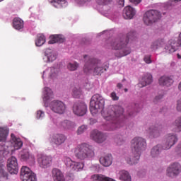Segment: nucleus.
I'll return each mask as SVG.
<instances>
[{
  "mask_svg": "<svg viewBox=\"0 0 181 181\" xmlns=\"http://www.w3.org/2000/svg\"><path fill=\"white\" fill-rule=\"evenodd\" d=\"M124 115V108L121 106H112L103 112V118L109 121L106 124L107 131H117L125 125V122L122 120Z\"/></svg>",
  "mask_w": 181,
  "mask_h": 181,
  "instance_id": "obj_1",
  "label": "nucleus"
},
{
  "mask_svg": "<svg viewBox=\"0 0 181 181\" xmlns=\"http://www.w3.org/2000/svg\"><path fill=\"white\" fill-rule=\"evenodd\" d=\"M130 144L132 156H127L124 159L128 165H136L139 162L141 153L146 149V139L136 136L131 141Z\"/></svg>",
  "mask_w": 181,
  "mask_h": 181,
  "instance_id": "obj_2",
  "label": "nucleus"
},
{
  "mask_svg": "<svg viewBox=\"0 0 181 181\" xmlns=\"http://www.w3.org/2000/svg\"><path fill=\"white\" fill-rule=\"evenodd\" d=\"M52 98H53V91L49 88L45 87L42 92V100L44 101V106L46 108L49 107L51 111H52V112H54L55 114H59V115L64 114L67 108L66 104L63 103V101L59 100H52L49 104V101H50Z\"/></svg>",
  "mask_w": 181,
  "mask_h": 181,
  "instance_id": "obj_3",
  "label": "nucleus"
},
{
  "mask_svg": "<svg viewBox=\"0 0 181 181\" xmlns=\"http://www.w3.org/2000/svg\"><path fill=\"white\" fill-rule=\"evenodd\" d=\"M135 39V33H129L127 35L113 40L110 46L113 50H119V53L116 54L117 57H124L131 54V48L128 46L129 40H134Z\"/></svg>",
  "mask_w": 181,
  "mask_h": 181,
  "instance_id": "obj_4",
  "label": "nucleus"
},
{
  "mask_svg": "<svg viewBox=\"0 0 181 181\" xmlns=\"http://www.w3.org/2000/svg\"><path fill=\"white\" fill-rule=\"evenodd\" d=\"M84 59L86 60L83 68L85 73H91V71H93L95 74L98 76V74H101V73L107 71V68L104 69L103 67V64L100 59H97L87 55L84 56Z\"/></svg>",
  "mask_w": 181,
  "mask_h": 181,
  "instance_id": "obj_5",
  "label": "nucleus"
},
{
  "mask_svg": "<svg viewBox=\"0 0 181 181\" xmlns=\"http://www.w3.org/2000/svg\"><path fill=\"white\" fill-rule=\"evenodd\" d=\"M74 153L76 158L81 159V160L93 159L95 155L93 146L87 143L78 144L74 149Z\"/></svg>",
  "mask_w": 181,
  "mask_h": 181,
  "instance_id": "obj_6",
  "label": "nucleus"
},
{
  "mask_svg": "<svg viewBox=\"0 0 181 181\" xmlns=\"http://www.w3.org/2000/svg\"><path fill=\"white\" fill-rule=\"evenodd\" d=\"M105 105L104 98L100 94L94 95L90 102V110L92 114H97L99 110H103Z\"/></svg>",
  "mask_w": 181,
  "mask_h": 181,
  "instance_id": "obj_7",
  "label": "nucleus"
},
{
  "mask_svg": "<svg viewBox=\"0 0 181 181\" xmlns=\"http://www.w3.org/2000/svg\"><path fill=\"white\" fill-rule=\"evenodd\" d=\"M162 14L156 10H150L144 13L143 21L146 25H152L153 22L160 19Z\"/></svg>",
  "mask_w": 181,
  "mask_h": 181,
  "instance_id": "obj_8",
  "label": "nucleus"
},
{
  "mask_svg": "<svg viewBox=\"0 0 181 181\" xmlns=\"http://www.w3.org/2000/svg\"><path fill=\"white\" fill-rule=\"evenodd\" d=\"M21 179L23 181H37L36 174L27 166H23L21 170Z\"/></svg>",
  "mask_w": 181,
  "mask_h": 181,
  "instance_id": "obj_9",
  "label": "nucleus"
},
{
  "mask_svg": "<svg viewBox=\"0 0 181 181\" xmlns=\"http://www.w3.org/2000/svg\"><path fill=\"white\" fill-rule=\"evenodd\" d=\"M177 142V136L173 133L167 134L164 136V142L163 144V149L165 151H168V149H170L173 145H175Z\"/></svg>",
  "mask_w": 181,
  "mask_h": 181,
  "instance_id": "obj_10",
  "label": "nucleus"
},
{
  "mask_svg": "<svg viewBox=\"0 0 181 181\" xmlns=\"http://www.w3.org/2000/svg\"><path fill=\"white\" fill-rule=\"evenodd\" d=\"M181 173V165L179 163H173L166 170V175L168 177H177Z\"/></svg>",
  "mask_w": 181,
  "mask_h": 181,
  "instance_id": "obj_11",
  "label": "nucleus"
},
{
  "mask_svg": "<svg viewBox=\"0 0 181 181\" xmlns=\"http://www.w3.org/2000/svg\"><path fill=\"white\" fill-rule=\"evenodd\" d=\"M72 111L75 115L83 117L87 112V105L83 102H76L73 105Z\"/></svg>",
  "mask_w": 181,
  "mask_h": 181,
  "instance_id": "obj_12",
  "label": "nucleus"
},
{
  "mask_svg": "<svg viewBox=\"0 0 181 181\" xmlns=\"http://www.w3.org/2000/svg\"><path fill=\"white\" fill-rule=\"evenodd\" d=\"M7 170L11 175H17L19 172L18 159L16 157L11 156L7 160Z\"/></svg>",
  "mask_w": 181,
  "mask_h": 181,
  "instance_id": "obj_13",
  "label": "nucleus"
},
{
  "mask_svg": "<svg viewBox=\"0 0 181 181\" xmlns=\"http://www.w3.org/2000/svg\"><path fill=\"white\" fill-rule=\"evenodd\" d=\"M53 159L52 156H46L43 154H39L37 157V163L42 169H47L52 166V162Z\"/></svg>",
  "mask_w": 181,
  "mask_h": 181,
  "instance_id": "obj_14",
  "label": "nucleus"
},
{
  "mask_svg": "<svg viewBox=\"0 0 181 181\" xmlns=\"http://www.w3.org/2000/svg\"><path fill=\"white\" fill-rule=\"evenodd\" d=\"M163 131V128L162 126L158 125H152L150 126L148 129V134L149 138L151 139H155L156 138H159L160 135H162V132Z\"/></svg>",
  "mask_w": 181,
  "mask_h": 181,
  "instance_id": "obj_15",
  "label": "nucleus"
},
{
  "mask_svg": "<svg viewBox=\"0 0 181 181\" xmlns=\"http://www.w3.org/2000/svg\"><path fill=\"white\" fill-rule=\"evenodd\" d=\"M57 59V53L54 49L50 48L46 49L45 50V55L43 57L44 62L45 63H53L54 60Z\"/></svg>",
  "mask_w": 181,
  "mask_h": 181,
  "instance_id": "obj_16",
  "label": "nucleus"
},
{
  "mask_svg": "<svg viewBox=\"0 0 181 181\" xmlns=\"http://www.w3.org/2000/svg\"><path fill=\"white\" fill-rule=\"evenodd\" d=\"M19 156L23 162H35V156L30 153L28 148L21 150L19 153Z\"/></svg>",
  "mask_w": 181,
  "mask_h": 181,
  "instance_id": "obj_17",
  "label": "nucleus"
},
{
  "mask_svg": "<svg viewBox=\"0 0 181 181\" xmlns=\"http://www.w3.org/2000/svg\"><path fill=\"white\" fill-rule=\"evenodd\" d=\"M49 73V78L54 80V78H57L60 75V68L59 67H51L49 69H47L43 71L42 78H45V75Z\"/></svg>",
  "mask_w": 181,
  "mask_h": 181,
  "instance_id": "obj_18",
  "label": "nucleus"
},
{
  "mask_svg": "<svg viewBox=\"0 0 181 181\" xmlns=\"http://www.w3.org/2000/svg\"><path fill=\"white\" fill-rule=\"evenodd\" d=\"M66 139H67V138L64 134H54L51 136V142L55 145V146L63 145V144L66 142Z\"/></svg>",
  "mask_w": 181,
  "mask_h": 181,
  "instance_id": "obj_19",
  "label": "nucleus"
},
{
  "mask_svg": "<svg viewBox=\"0 0 181 181\" xmlns=\"http://www.w3.org/2000/svg\"><path fill=\"white\" fill-rule=\"evenodd\" d=\"M136 15V10L131 6H126L123 10V18L124 19H132Z\"/></svg>",
  "mask_w": 181,
  "mask_h": 181,
  "instance_id": "obj_20",
  "label": "nucleus"
},
{
  "mask_svg": "<svg viewBox=\"0 0 181 181\" xmlns=\"http://www.w3.org/2000/svg\"><path fill=\"white\" fill-rule=\"evenodd\" d=\"M152 81V75L151 74H145L139 81L138 86L140 88H142L144 87H146V86H149V84H151Z\"/></svg>",
  "mask_w": 181,
  "mask_h": 181,
  "instance_id": "obj_21",
  "label": "nucleus"
},
{
  "mask_svg": "<svg viewBox=\"0 0 181 181\" xmlns=\"http://www.w3.org/2000/svg\"><path fill=\"white\" fill-rule=\"evenodd\" d=\"M11 143L14 149H21L22 146H23V142L21 138L16 137V136H15L13 134H11Z\"/></svg>",
  "mask_w": 181,
  "mask_h": 181,
  "instance_id": "obj_22",
  "label": "nucleus"
},
{
  "mask_svg": "<svg viewBox=\"0 0 181 181\" xmlns=\"http://www.w3.org/2000/svg\"><path fill=\"white\" fill-rule=\"evenodd\" d=\"M117 177L122 181H132L129 173L125 170H121L117 173Z\"/></svg>",
  "mask_w": 181,
  "mask_h": 181,
  "instance_id": "obj_23",
  "label": "nucleus"
},
{
  "mask_svg": "<svg viewBox=\"0 0 181 181\" xmlns=\"http://www.w3.org/2000/svg\"><path fill=\"white\" fill-rule=\"evenodd\" d=\"M158 83L160 86H165V87H170V86L173 84V78L169 76H161L159 78Z\"/></svg>",
  "mask_w": 181,
  "mask_h": 181,
  "instance_id": "obj_24",
  "label": "nucleus"
},
{
  "mask_svg": "<svg viewBox=\"0 0 181 181\" xmlns=\"http://www.w3.org/2000/svg\"><path fill=\"white\" fill-rule=\"evenodd\" d=\"M49 4L54 8H63L67 6V1L66 0H48Z\"/></svg>",
  "mask_w": 181,
  "mask_h": 181,
  "instance_id": "obj_25",
  "label": "nucleus"
},
{
  "mask_svg": "<svg viewBox=\"0 0 181 181\" xmlns=\"http://www.w3.org/2000/svg\"><path fill=\"white\" fill-rule=\"evenodd\" d=\"M100 163L101 165L105 167L111 166L112 164V156L111 154H107L100 158Z\"/></svg>",
  "mask_w": 181,
  "mask_h": 181,
  "instance_id": "obj_26",
  "label": "nucleus"
},
{
  "mask_svg": "<svg viewBox=\"0 0 181 181\" xmlns=\"http://www.w3.org/2000/svg\"><path fill=\"white\" fill-rule=\"evenodd\" d=\"M52 177L54 181H64V175H63V173L57 168H54L52 170Z\"/></svg>",
  "mask_w": 181,
  "mask_h": 181,
  "instance_id": "obj_27",
  "label": "nucleus"
},
{
  "mask_svg": "<svg viewBox=\"0 0 181 181\" xmlns=\"http://www.w3.org/2000/svg\"><path fill=\"white\" fill-rule=\"evenodd\" d=\"M163 149V146L160 144H158L153 146L151 151V155L152 158H158L159 155H160Z\"/></svg>",
  "mask_w": 181,
  "mask_h": 181,
  "instance_id": "obj_28",
  "label": "nucleus"
},
{
  "mask_svg": "<svg viewBox=\"0 0 181 181\" xmlns=\"http://www.w3.org/2000/svg\"><path fill=\"white\" fill-rule=\"evenodd\" d=\"M92 181H115L112 178L105 177L103 175L95 174L90 177Z\"/></svg>",
  "mask_w": 181,
  "mask_h": 181,
  "instance_id": "obj_29",
  "label": "nucleus"
},
{
  "mask_svg": "<svg viewBox=\"0 0 181 181\" xmlns=\"http://www.w3.org/2000/svg\"><path fill=\"white\" fill-rule=\"evenodd\" d=\"M59 126L64 129H73L76 127V124L70 120H64L59 123Z\"/></svg>",
  "mask_w": 181,
  "mask_h": 181,
  "instance_id": "obj_30",
  "label": "nucleus"
},
{
  "mask_svg": "<svg viewBox=\"0 0 181 181\" xmlns=\"http://www.w3.org/2000/svg\"><path fill=\"white\" fill-rule=\"evenodd\" d=\"M13 26L16 30H22L23 29V21L20 18H15L13 21Z\"/></svg>",
  "mask_w": 181,
  "mask_h": 181,
  "instance_id": "obj_31",
  "label": "nucleus"
},
{
  "mask_svg": "<svg viewBox=\"0 0 181 181\" xmlns=\"http://www.w3.org/2000/svg\"><path fill=\"white\" fill-rule=\"evenodd\" d=\"M64 40L63 37L60 35H54L50 37V40L49 41V45H54V43H63Z\"/></svg>",
  "mask_w": 181,
  "mask_h": 181,
  "instance_id": "obj_32",
  "label": "nucleus"
},
{
  "mask_svg": "<svg viewBox=\"0 0 181 181\" xmlns=\"http://www.w3.org/2000/svg\"><path fill=\"white\" fill-rule=\"evenodd\" d=\"M172 127L174 132H181V115L175 120Z\"/></svg>",
  "mask_w": 181,
  "mask_h": 181,
  "instance_id": "obj_33",
  "label": "nucleus"
},
{
  "mask_svg": "<svg viewBox=\"0 0 181 181\" xmlns=\"http://www.w3.org/2000/svg\"><path fill=\"white\" fill-rule=\"evenodd\" d=\"M9 131L6 128L0 127V142H5Z\"/></svg>",
  "mask_w": 181,
  "mask_h": 181,
  "instance_id": "obj_34",
  "label": "nucleus"
},
{
  "mask_svg": "<svg viewBox=\"0 0 181 181\" xmlns=\"http://www.w3.org/2000/svg\"><path fill=\"white\" fill-rule=\"evenodd\" d=\"M46 43V37L43 34H39L37 36V39L35 40L36 46L40 47L43 46Z\"/></svg>",
  "mask_w": 181,
  "mask_h": 181,
  "instance_id": "obj_35",
  "label": "nucleus"
},
{
  "mask_svg": "<svg viewBox=\"0 0 181 181\" xmlns=\"http://www.w3.org/2000/svg\"><path fill=\"white\" fill-rule=\"evenodd\" d=\"M83 168H84V164L83 163L74 161L71 169V170H75V172H80V170H83Z\"/></svg>",
  "mask_w": 181,
  "mask_h": 181,
  "instance_id": "obj_36",
  "label": "nucleus"
},
{
  "mask_svg": "<svg viewBox=\"0 0 181 181\" xmlns=\"http://www.w3.org/2000/svg\"><path fill=\"white\" fill-rule=\"evenodd\" d=\"M100 134L101 132L98 130H93L90 132V138L91 139L95 141V142H100L101 141V140L98 139V137L100 136Z\"/></svg>",
  "mask_w": 181,
  "mask_h": 181,
  "instance_id": "obj_37",
  "label": "nucleus"
},
{
  "mask_svg": "<svg viewBox=\"0 0 181 181\" xmlns=\"http://www.w3.org/2000/svg\"><path fill=\"white\" fill-rule=\"evenodd\" d=\"M66 68L69 70V71H76V70L78 69V63L76 62H69L66 65Z\"/></svg>",
  "mask_w": 181,
  "mask_h": 181,
  "instance_id": "obj_38",
  "label": "nucleus"
},
{
  "mask_svg": "<svg viewBox=\"0 0 181 181\" xmlns=\"http://www.w3.org/2000/svg\"><path fill=\"white\" fill-rule=\"evenodd\" d=\"M163 45H165V42L163 40L156 41L151 45V49L153 50H157L159 47H162Z\"/></svg>",
  "mask_w": 181,
  "mask_h": 181,
  "instance_id": "obj_39",
  "label": "nucleus"
},
{
  "mask_svg": "<svg viewBox=\"0 0 181 181\" xmlns=\"http://www.w3.org/2000/svg\"><path fill=\"white\" fill-rule=\"evenodd\" d=\"M88 129V126L86 124H83L78 127L76 130L77 135H82V134H84Z\"/></svg>",
  "mask_w": 181,
  "mask_h": 181,
  "instance_id": "obj_40",
  "label": "nucleus"
},
{
  "mask_svg": "<svg viewBox=\"0 0 181 181\" xmlns=\"http://www.w3.org/2000/svg\"><path fill=\"white\" fill-rule=\"evenodd\" d=\"M124 142H125V139H124V137L121 135H119L115 138V143L116 145H118V146H121Z\"/></svg>",
  "mask_w": 181,
  "mask_h": 181,
  "instance_id": "obj_41",
  "label": "nucleus"
},
{
  "mask_svg": "<svg viewBox=\"0 0 181 181\" xmlns=\"http://www.w3.org/2000/svg\"><path fill=\"white\" fill-rule=\"evenodd\" d=\"M0 177L8 179V173L5 171V165H0Z\"/></svg>",
  "mask_w": 181,
  "mask_h": 181,
  "instance_id": "obj_42",
  "label": "nucleus"
},
{
  "mask_svg": "<svg viewBox=\"0 0 181 181\" xmlns=\"http://www.w3.org/2000/svg\"><path fill=\"white\" fill-rule=\"evenodd\" d=\"M63 161L64 162L66 166H67V168H71V166L73 165V163H74V161L71 160V158L65 156L63 158Z\"/></svg>",
  "mask_w": 181,
  "mask_h": 181,
  "instance_id": "obj_43",
  "label": "nucleus"
},
{
  "mask_svg": "<svg viewBox=\"0 0 181 181\" xmlns=\"http://www.w3.org/2000/svg\"><path fill=\"white\" fill-rule=\"evenodd\" d=\"M164 93L163 90H160L158 95L153 99V103L156 104L158 102L160 101L163 98Z\"/></svg>",
  "mask_w": 181,
  "mask_h": 181,
  "instance_id": "obj_44",
  "label": "nucleus"
},
{
  "mask_svg": "<svg viewBox=\"0 0 181 181\" xmlns=\"http://www.w3.org/2000/svg\"><path fill=\"white\" fill-rule=\"evenodd\" d=\"M72 95L74 97V98H78L80 95H81V90L80 89H78L77 88H74L72 91Z\"/></svg>",
  "mask_w": 181,
  "mask_h": 181,
  "instance_id": "obj_45",
  "label": "nucleus"
},
{
  "mask_svg": "<svg viewBox=\"0 0 181 181\" xmlns=\"http://www.w3.org/2000/svg\"><path fill=\"white\" fill-rule=\"evenodd\" d=\"M98 139H99V141L100 140V141H96L98 144H103V142H105L107 140V135L101 132L100 135L98 137Z\"/></svg>",
  "mask_w": 181,
  "mask_h": 181,
  "instance_id": "obj_46",
  "label": "nucleus"
},
{
  "mask_svg": "<svg viewBox=\"0 0 181 181\" xmlns=\"http://www.w3.org/2000/svg\"><path fill=\"white\" fill-rule=\"evenodd\" d=\"M45 116L43 110H37L36 112L35 117L37 119H42Z\"/></svg>",
  "mask_w": 181,
  "mask_h": 181,
  "instance_id": "obj_47",
  "label": "nucleus"
},
{
  "mask_svg": "<svg viewBox=\"0 0 181 181\" xmlns=\"http://www.w3.org/2000/svg\"><path fill=\"white\" fill-rule=\"evenodd\" d=\"M112 0H96L98 5H108Z\"/></svg>",
  "mask_w": 181,
  "mask_h": 181,
  "instance_id": "obj_48",
  "label": "nucleus"
},
{
  "mask_svg": "<svg viewBox=\"0 0 181 181\" xmlns=\"http://www.w3.org/2000/svg\"><path fill=\"white\" fill-rule=\"evenodd\" d=\"M144 60L146 64H151L152 63V59H151V55H146Z\"/></svg>",
  "mask_w": 181,
  "mask_h": 181,
  "instance_id": "obj_49",
  "label": "nucleus"
},
{
  "mask_svg": "<svg viewBox=\"0 0 181 181\" xmlns=\"http://www.w3.org/2000/svg\"><path fill=\"white\" fill-rule=\"evenodd\" d=\"M91 0H75V2L78 4V5L83 6L85 4H87V2H90Z\"/></svg>",
  "mask_w": 181,
  "mask_h": 181,
  "instance_id": "obj_50",
  "label": "nucleus"
},
{
  "mask_svg": "<svg viewBox=\"0 0 181 181\" xmlns=\"http://www.w3.org/2000/svg\"><path fill=\"white\" fill-rule=\"evenodd\" d=\"M110 97L112 100H113V101H118V100H119V97L117 95V93L115 92H112L110 94Z\"/></svg>",
  "mask_w": 181,
  "mask_h": 181,
  "instance_id": "obj_51",
  "label": "nucleus"
},
{
  "mask_svg": "<svg viewBox=\"0 0 181 181\" xmlns=\"http://www.w3.org/2000/svg\"><path fill=\"white\" fill-rule=\"evenodd\" d=\"M129 1L133 5L136 6V5H139V4H141L142 2V0H129Z\"/></svg>",
  "mask_w": 181,
  "mask_h": 181,
  "instance_id": "obj_52",
  "label": "nucleus"
},
{
  "mask_svg": "<svg viewBox=\"0 0 181 181\" xmlns=\"http://www.w3.org/2000/svg\"><path fill=\"white\" fill-rule=\"evenodd\" d=\"M117 3L118 4L119 8H123L124 4H125V0H116Z\"/></svg>",
  "mask_w": 181,
  "mask_h": 181,
  "instance_id": "obj_53",
  "label": "nucleus"
},
{
  "mask_svg": "<svg viewBox=\"0 0 181 181\" xmlns=\"http://www.w3.org/2000/svg\"><path fill=\"white\" fill-rule=\"evenodd\" d=\"M177 110H178L180 112H181V99H180L178 101H177Z\"/></svg>",
  "mask_w": 181,
  "mask_h": 181,
  "instance_id": "obj_54",
  "label": "nucleus"
},
{
  "mask_svg": "<svg viewBox=\"0 0 181 181\" xmlns=\"http://www.w3.org/2000/svg\"><path fill=\"white\" fill-rule=\"evenodd\" d=\"M176 152L179 154L181 155V143L179 144L176 148Z\"/></svg>",
  "mask_w": 181,
  "mask_h": 181,
  "instance_id": "obj_55",
  "label": "nucleus"
},
{
  "mask_svg": "<svg viewBox=\"0 0 181 181\" xmlns=\"http://www.w3.org/2000/svg\"><path fill=\"white\" fill-rule=\"evenodd\" d=\"M95 122H97V119H95L90 118L89 119L90 125H94V124H95Z\"/></svg>",
  "mask_w": 181,
  "mask_h": 181,
  "instance_id": "obj_56",
  "label": "nucleus"
},
{
  "mask_svg": "<svg viewBox=\"0 0 181 181\" xmlns=\"http://www.w3.org/2000/svg\"><path fill=\"white\" fill-rule=\"evenodd\" d=\"M2 151H5V147H4V146H0V152H2Z\"/></svg>",
  "mask_w": 181,
  "mask_h": 181,
  "instance_id": "obj_57",
  "label": "nucleus"
},
{
  "mask_svg": "<svg viewBox=\"0 0 181 181\" xmlns=\"http://www.w3.org/2000/svg\"><path fill=\"white\" fill-rule=\"evenodd\" d=\"M117 87L119 88H122V83H117Z\"/></svg>",
  "mask_w": 181,
  "mask_h": 181,
  "instance_id": "obj_58",
  "label": "nucleus"
},
{
  "mask_svg": "<svg viewBox=\"0 0 181 181\" xmlns=\"http://www.w3.org/2000/svg\"><path fill=\"white\" fill-rule=\"evenodd\" d=\"M50 119L53 122V124H57V122L53 119V117H51Z\"/></svg>",
  "mask_w": 181,
  "mask_h": 181,
  "instance_id": "obj_59",
  "label": "nucleus"
},
{
  "mask_svg": "<svg viewBox=\"0 0 181 181\" xmlns=\"http://www.w3.org/2000/svg\"><path fill=\"white\" fill-rule=\"evenodd\" d=\"M177 59H181V52L177 54Z\"/></svg>",
  "mask_w": 181,
  "mask_h": 181,
  "instance_id": "obj_60",
  "label": "nucleus"
},
{
  "mask_svg": "<svg viewBox=\"0 0 181 181\" xmlns=\"http://www.w3.org/2000/svg\"><path fill=\"white\" fill-rule=\"evenodd\" d=\"M173 2H179L181 0H171Z\"/></svg>",
  "mask_w": 181,
  "mask_h": 181,
  "instance_id": "obj_61",
  "label": "nucleus"
},
{
  "mask_svg": "<svg viewBox=\"0 0 181 181\" xmlns=\"http://www.w3.org/2000/svg\"><path fill=\"white\" fill-rule=\"evenodd\" d=\"M47 84V82L46 81H44V86H46Z\"/></svg>",
  "mask_w": 181,
  "mask_h": 181,
  "instance_id": "obj_62",
  "label": "nucleus"
},
{
  "mask_svg": "<svg viewBox=\"0 0 181 181\" xmlns=\"http://www.w3.org/2000/svg\"><path fill=\"white\" fill-rule=\"evenodd\" d=\"M171 66H175V62H172Z\"/></svg>",
  "mask_w": 181,
  "mask_h": 181,
  "instance_id": "obj_63",
  "label": "nucleus"
},
{
  "mask_svg": "<svg viewBox=\"0 0 181 181\" xmlns=\"http://www.w3.org/2000/svg\"><path fill=\"white\" fill-rule=\"evenodd\" d=\"M124 91H125V93H127L128 91V89L127 88H124Z\"/></svg>",
  "mask_w": 181,
  "mask_h": 181,
  "instance_id": "obj_64",
  "label": "nucleus"
}]
</instances>
